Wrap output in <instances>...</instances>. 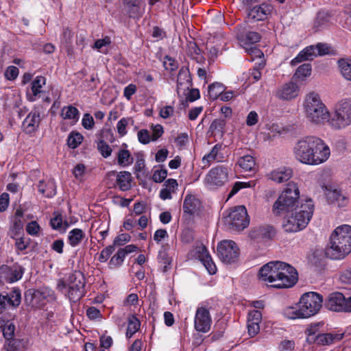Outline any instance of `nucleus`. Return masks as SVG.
<instances>
[{"label":"nucleus","instance_id":"8fccbe9b","mask_svg":"<svg viewBox=\"0 0 351 351\" xmlns=\"http://www.w3.org/2000/svg\"><path fill=\"white\" fill-rule=\"evenodd\" d=\"M15 326L14 324L9 321L5 320V325L3 329V335L7 340H10L14 335Z\"/></svg>","mask_w":351,"mask_h":351},{"label":"nucleus","instance_id":"f03ea898","mask_svg":"<svg viewBox=\"0 0 351 351\" xmlns=\"http://www.w3.org/2000/svg\"><path fill=\"white\" fill-rule=\"evenodd\" d=\"M293 153L295 158L300 162L318 165L328 159L330 150L322 138L315 136H307L297 142Z\"/></svg>","mask_w":351,"mask_h":351},{"label":"nucleus","instance_id":"37998d69","mask_svg":"<svg viewBox=\"0 0 351 351\" xmlns=\"http://www.w3.org/2000/svg\"><path fill=\"white\" fill-rule=\"evenodd\" d=\"M83 136L79 132H72L68 136L67 145L70 148L77 147L82 142Z\"/></svg>","mask_w":351,"mask_h":351},{"label":"nucleus","instance_id":"e2e57ef3","mask_svg":"<svg viewBox=\"0 0 351 351\" xmlns=\"http://www.w3.org/2000/svg\"><path fill=\"white\" fill-rule=\"evenodd\" d=\"M295 348V342L292 340L285 339L279 345L280 351H293Z\"/></svg>","mask_w":351,"mask_h":351},{"label":"nucleus","instance_id":"4be33fe9","mask_svg":"<svg viewBox=\"0 0 351 351\" xmlns=\"http://www.w3.org/2000/svg\"><path fill=\"white\" fill-rule=\"evenodd\" d=\"M200 201L193 195H186L183 202V210L184 213L189 215H193L197 213L200 208Z\"/></svg>","mask_w":351,"mask_h":351},{"label":"nucleus","instance_id":"ddd939ff","mask_svg":"<svg viewBox=\"0 0 351 351\" xmlns=\"http://www.w3.org/2000/svg\"><path fill=\"white\" fill-rule=\"evenodd\" d=\"M229 221L232 228L236 230H242L250 223L247 210L244 206L234 207L229 214Z\"/></svg>","mask_w":351,"mask_h":351},{"label":"nucleus","instance_id":"aec40b11","mask_svg":"<svg viewBox=\"0 0 351 351\" xmlns=\"http://www.w3.org/2000/svg\"><path fill=\"white\" fill-rule=\"evenodd\" d=\"M40 118L38 112H31L24 119L22 128L27 134H31L35 132L39 126Z\"/></svg>","mask_w":351,"mask_h":351},{"label":"nucleus","instance_id":"5fc2aeb1","mask_svg":"<svg viewBox=\"0 0 351 351\" xmlns=\"http://www.w3.org/2000/svg\"><path fill=\"white\" fill-rule=\"evenodd\" d=\"M188 52L192 56H197L196 59L197 62H202L204 58L202 56H200V49L197 44L193 41H190L188 43Z\"/></svg>","mask_w":351,"mask_h":351},{"label":"nucleus","instance_id":"9d476101","mask_svg":"<svg viewBox=\"0 0 351 351\" xmlns=\"http://www.w3.org/2000/svg\"><path fill=\"white\" fill-rule=\"evenodd\" d=\"M327 309L335 312H351V296L346 298L340 292L330 293L325 300Z\"/></svg>","mask_w":351,"mask_h":351},{"label":"nucleus","instance_id":"c03bdc74","mask_svg":"<svg viewBox=\"0 0 351 351\" xmlns=\"http://www.w3.org/2000/svg\"><path fill=\"white\" fill-rule=\"evenodd\" d=\"M46 84V79L43 76H37L32 83V91L34 96H37L42 92V88Z\"/></svg>","mask_w":351,"mask_h":351},{"label":"nucleus","instance_id":"bf43d9fd","mask_svg":"<svg viewBox=\"0 0 351 351\" xmlns=\"http://www.w3.org/2000/svg\"><path fill=\"white\" fill-rule=\"evenodd\" d=\"M53 217L51 218L50 223L51 227L55 230H61L62 229H65L62 226V215L59 213H54Z\"/></svg>","mask_w":351,"mask_h":351},{"label":"nucleus","instance_id":"2eb2a0df","mask_svg":"<svg viewBox=\"0 0 351 351\" xmlns=\"http://www.w3.org/2000/svg\"><path fill=\"white\" fill-rule=\"evenodd\" d=\"M23 274L21 266L14 264L12 266L3 265L0 267V284L12 283L19 280Z\"/></svg>","mask_w":351,"mask_h":351},{"label":"nucleus","instance_id":"6e6d98bb","mask_svg":"<svg viewBox=\"0 0 351 351\" xmlns=\"http://www.w3.org/2000/svg\"><path fill=\"white\" fill-rule=\"evenodd\" d=\"M97 149L104 158L110 156L112 151L110 147L103 140H99L97 142Z\"/></svg>","mask_w":351,"mask_h":351},{"label":"nucleus","instance_id":"f257e3e1","mask_svg":"<svg viewBox=\"0 0 351 351\" xmlns=\"http://www.w3.org/2000/svg\"><path fill=\"white\" fill-rule=\"evenodd\" d=\"M259 279L266 285L276 289L293 287L298 281L296 269L281 261H271L261 267Z\"/></svg>","mask_w":351,"mask_h":351},{"label":"nucleus","instance_id":"69168bd1","mask_svg":"<svg viewBox=\"0 0 351 351\" xmlns=\"http://www.w3.org/2000/svg\"><path fill=\"white\" fill-rule=\"evenodd\" d=\"M131 237L128 234H121L115 237L113 245H123L127 242L130 241Z\"/></svg>","mask_w":351,"mask_h":351},{"label":"nucleus","instance_id":"7c9ffc66","mask_svg":"<svg viewBox=\"0 0 351 351\" xmlns=\"http://www.w3.org/2000/svg\"><path fill=\"white\" fill-rule=\"evenodd\" d=\"M60 116L64 119L69 120L73 124H75L79 120L80 112L77 108L69 105L62 108Z\"/></svg>","mask_w":351,"mask_h":351},{"label":"nucleus","instance_id":"774afa93","mask_svg":"<svg viewBox=\"0 0 351 351\" xmlns=\"http://www.w3.org/2000/svg\"><path fill=\"white\" fill-rule=\"evenodd\" d=\"M129 119H121L117 125V132L121 136H123L127 133L126 126L128 124Z\"/></svg>","mask_w":351,"mask_h":351},{"label":"nucleus","instance_id":"4d7b16f0","mask_svg":"<svg viewBox=\"0 0 351 351\" xmlns=\"http://www.w3.org/2000/svg\"><path fill=\"white\" fill-rule=\"evenodd\" d=\"M40 230V226L36 221H30L26 226L27 232L32 236L38 237Z\"/></svg>","mask_w":351,"mask_h":351},{"label":"nucleus","instance_id":"58836bf2","mask_svg":"<svg viewBox=\"0 0 351 351\" xmlns=\"http://www.w3.org/2000/svg\"><path fill=\"white\" fill-rule=\"evenodd\" d=\"M158 261L163 266V271H167L169 269V266L171 263L172 259L169 256L166 250L163 247L158 252Z\"/></svg>","mask_w":351,"mask_h":351},{"label":"nucleus","instance_id":"0eeeda50","mask_svg":"<svg viewBox=\"0 0 351 351\" xmlns=\"http://www.w3.org/2000/svg\"><path fill=\"white\" fill-rule=\"evenodd\" d=\"M85 277L80 271L71 274L66 280H60L57 289L71 302H78L85 295Z\"/></svg>","mask_w":351,"mask_h":351},{"label":"nucleus","instance_id":"39448f33","mask_svg":"<svg viewBox=\"0 0 351 351\" xmlns=\"http://www.w3.org/2000/svg\"><path fill=\"white\" fill-rule=\"evenodd\" d=\"M314 204L312 199L302 200L300 205L284 219L282 227L287 232H296L305 228L312 218Z\"/></svg>","mask_w":351,"mask_h":351},{"label":"nucleus","instance_id":"052dcab7","mask_svg":"<svg viewBox=\"0 0 351 351\" xmlns=\"http://www.w3.org/2000/svg\"><path fill=\"white\" fill-rule=\"evenodd\" d=\"M110 44V39L109 37L106 36L103 39L97 40L95 43L93 48L97 49L101 52L105 53L106 50L104 49V48Z\"/></svg>","mask_w":351,"mask_h":351},{"label":"nucleus","instance_id":"9b49d317","mask_svg":"<svg viewBox=\"0 0 351 351\" xmlns=\"http://www.w3.org/2000/svg\"><path fill=\"white\" fill-rule=\"evenodd\" d=\"M228 180V169L223 166L212 168L204 179L206 186L213 189L224 185Z\"/></svg>","mask_w":351,"mask_h":351},{"label":"nucleus","instance_id":"de8ad7c7","mask_svg":"<svg viewBox=\"0 0 351 351\" xmlns=\"http://www.w3.org/2000/svg\"><path fill=\"white\" fill-rule=\"evenodd\" d=\"M255 185V183L254 181L252 182H237L233 185L230 192L228 194V198L230 199L233 195H234L236 193L239 192V191L243 188H248V187H252Z\"/></svg>","mask_w":351,"mask_h":351},{"label":"nucleus","instance_id":"72a5a7b5","mask_svg":"<svg viewBox=\"0 0 351 351\" xmlns=\"http://www.w3.org/2000/svg\"><path fill=\"white\" fill-rule=\"evenodd\" d=\"M134 158L129 150L121 149L117 153V162L121 167H128L132 164Z\"/></svg>","mask_w":351,"mask_h":351},{"label":"nucleus","instance_id":"680f3d73","mask_svg":"<svg viewBox=\"0 0 351 351\" xmlns=\"http://www.w3.org/2000/svg\"><path fill=\"white\" fill-rule=\"evenodd\" d=\"M82 125L86 130H92L95 125L93 116L89 113L84 114L82 117Z\"/></svg>","mask_w":351,"mask_h":351},{"label":"nucleus","instance_id":"dca6fc26","mask_svg":"<svg viewBox=\"0 0 351 351\" xmlns=\"http://www.w3.org/2000/svg\"><path fill=\"white\" fill-rule=\"evenodd\" d=\"M271 12V7L265 3L255 5L248 9L247 19L250 22L264 21Z\"/></svg>","mask_w":351,"mask_h":351},{"label":"nucleus","instance_id":"f3484780","mask_svg":"<svg viewBox=\"0 0 351 351\" xmlns=\"http://www.w3.org/2000/svg\"><path fill=\"white\" fill-rule=\"evenodd\" d=\"M298 86L292 82H287L280 86L276 93V97L281 100H291L299 94Z\"/></svg>","mask_w":351,"mask_h":351},{"label":"nucleus","instance_id":"2f4dec72","mask_svg":"<svg viewBox=\"0 0 351 351\" xmlns=\"http://www.w3.org/2000/svg\"><path fill=\"white\" fill-rule=\"evenodd\" d=\"M238 39L241 45H247L256 43L260 41L261 36L256 32H248L246 34H238Z\"/></svg>","mask_w":351,"mask_h":351},{"label":"nucleus","instance_id":"f704fd0d","mask_svg":"<svg viewBox=\"0 0 351 351\" xmlns=\"http://www.w3.org/2000/svg\"><path fill=\"white\" fill-rule=\"evenodd\" d=\"M84 237L85 233L82 230L75 228L71 230L69 233L68 239L69 244L73 247H75L81 243Z\"/></svg>","mask_w":351,"mask_h":351},{"label":"nucleus","instance_id":"c9c22d12","mask_svg":"<svg viewBox=\"0 0 351 351\" xmlns=\"http://www.w3.org/2000/svg\"><path fill=\"white\" fill-rule=\"evenodd\" d=\"M339 71L343 77L349 81H351V60L341 59L338 61Z\"/></svg>","mask_w":351,"mask_h":351},{"label":"nucleus","instance_id":"c85d7f7f","mask_svg":"<svg viewBox=\"0 0 351 351\" xmlns=\"http://www.w3.org/2000/svg\"><path fill=\"white\" fill-rule=\"evenodd\" d=\"M164 186L165 187L160 191V197L163 200L171 199V194L176 192L178 187L176 180L168 179L165 181Z\"/></svg>","mask_w":351,"mask_h":351},{"label":"nucleus","instance_id":"1a4fd4ad","mask_svg":"<svg viewBox=\"0 0 351 351\" xmlns=\"http://www.w3.org/2000/svg\"><path fill=\"white\" fill-rule=\"evenodd\" d=\"M328 125L335 130L344 129L351 125V99L343 98L335 104Z\"/></svg>","mask_w":351,"mask_h":351},{"label":"nucleus","instance_id":"473e14b6","mask_svg":"<svg viewBox=\"0 0 351 351\" xmlns=\"http://www.w3.org/2000/svg\"><path fill=\"white\" fill-rule=\"evenodd\" d=\"M237 165L244 171H252L255 169L256 162L253 156L245 155L239 158Z\"/></svg>","mask_w":351,"mask_h":351},{"label":"nucleus","instance_id":"6e6552de","mask_svg":"<svg viewBox=\"0 0 351 351\" xmlns=\"http://www.w3.org/2000/svg\"><path fill=\"white\" fill-rule=\"evenodd\" d=\"M299 197L300 191L297 184L293 182H289L274 203L272 213L276 216L292 213L297 206H299Z\"/></svg>","mask_w":351,"mask_h":351},{"label":"nucleus","instance_id":"412c9836","mask_svg":"<svg viewBox=\"0 0 351 351\" xmlns=\"http://www.w3.org/2000/svg\"><path fill=\"white\" fill-rule=\"evenodd\" d=\"M191 86V79L189 71L186 69H181L179 71L177 80V92L180 95L184 94L186 90Z\"/></svg>","mask_w":351,"mask_h":351},{"label":"nucleus","instance_id":"13d9d810","mask_svg":"<svg viewBox=\"0 0 351 351\" xmlns=\"http://www.w3.org/2000/svg\"><path fill=\"white\" fill-rule=\"evenodd\" d=\"M114 250L115 247L113 244L103 249L99 256V261L101 263L106 262Z\"/></svg>","mask_w":351,"mask_h":351},{"label":"nucleus","instance_id":"4c0bfd02","mask_svg":"<svg viewBox=\"0 0 351 351\" xmlns=\"http://www.w3.org/2000/svg\"><path fill=\"white\" fill-rule=\"evenodd\" d=\"M224 86L219 82L213 83L208 86V94L210 99L215 100L224 92Z\"/></svg>","mask_w":351,"mask_h":351},{"label":"nucleus","instance_id":"49530a36","mask_svg":"<svg viewBox=\"0 0 351 351\" xmlns=\"http://www.w3.org/2000/svg\"><path fill=\"white\" fill-rule=\"evenodd\" d=\"M124 253L123 250L119 249L110 260L109 267L110 268H114L121 266L125 257Z\"/></svg>","mask_w":351,"mask_h":351},{"label":"nucleus","instance_id":"bb28decb","mask_svg":"<svg viewBox=\"0 0 351 351\" xmlns=\"http://www.w3.org/2000/svg\"><path fill=\"white\" fill-rule=\"evenodd\" d=\"M38 191L45 197H51L56 194V186L53 180H49L47 182L40 180L38 184Z\"/></svg>","mask_w":351,"mask_h":351},{"label":"nucleus","instance_id":"423d86ee","mask_svg":"<svg viewBox=\"0 0 351 351\" xmlns=\"http://www.w3.org/2000/svg\"><path fill=\"white\" fill-rule=\"evenodd\" d=\"M303 109L305 117L310 123L315 125L328 123L330 112L317 93L311 92L305 96Z\"/></svg>","mask_w":351,"mask_h":351},{"label":"nucleus","instance_id":"5701e85b","mask_svg":"<svg viewBox=\"0 0 351 351\" xmlns=\"http://www.w3.org/2000/svg\"><path fill=\"white\" fill-rule=\"evenodd\" d=\"M343 337V333H320L316 337L312 338V343H316L318 345H330L340 341Z\"/></svg>","mask_w":351,"mask_h":351},{"label":"nucleus","instance_id":"20e7f679","mask_svg":"<svg viewBox=\"0 0 351 351\" xmlns=\"http://www.w3.org/2000/svg\"><path fill=\"white\" fill-rule=\"evenodd\" d=\"M351 252V226L341 225L336 228L330 237L326 250L328 257L334 260L344 258Z\"/></svg>","mask_w":351,"mask_h":351},{"label":"nucleus","instance_id":"09e8293b","mask_svg":"<svg viewBox=\"0 0 351 351\" xmlns=\"http://www.w3.org/2000/svg\"><path fill=\"white\" fill-rule=\"evenodd\" d=\"M23 221L20 217H14L13 219V226L10 229V235L11 238H15V236H19L23 230Z\"/></svg>","mask_w":351,"mask_h":351},{"label":"nucleus","instance_id":"3c124183","mask_svg":"<svg viewBox=\"0 0 351 351\" xmlns=\"http://www.w3.org/2000/svg\"><path fill=\"white\" fill-rule=\"evenodd\" d=\"M12 239L15 240L14 245L16 250L19 251L25 250L29 245V239L23 236H20V234L15 236V238Z\"/></svg>","mask_w":351,"mask_h":351},{"label":"nucleus","instance_id":"e433bc0d","mask_svg":"<svg viewBox=\"0 0 351 351\" xmlns=\"http://www.w3.org/2000/svg\"><path fill=\"white\" fill-rule=\"evenodd\" d=\"M141 322L135 315L128 317V325L126 332L127 338H131L140 328Z\"/></svg>","mask_w":351,"mask_h":351},{"label":"nucleus","instance_id":"ea45409f","mask_svg":"<svg viewBox=\"0 0 351 351\" xmlns=\"http://www.w3.org/2000/svg\"><path fill=\"white\" fill-rule=\"evenodd\" d=\"M322 322H317L310 324L308 328L306 329V334L307 335V341L310 343H312V340L314 337H316V336L318 334H320L319 332V328L321 326H323Z\"/></svg>","mask_w":351,"mask_h":351},{"label":"nucleus","instance_id":"864d4df0","mask_svg":"<svg viewBox=\"0 0 351 351\" xmlns=\"http://www.w3.org/2000/svg\"><path fill=\"white\" fill-rule=\"evenodd\" d=\"M256 236L262 238H269L274 233V229L271 226H261L258 227L255 230Z\"/></svg>","mask_w":351,"mask_h":351},{"label":"nucleus","instance_id":"c756f323","mask_svg":"<svg viewBox=\"0 0 351 351\" xmlns=\"http://www.w3.org/2000/svg\"><path fill=\"white\" fill-rule=\"evenodd\" d=\"M292 176V171L290 169H278L271 172L269 178L277 183H282L289 180Z\"/></svg>","mask_w":351,"mask_h":351},{"label":"nucleus","instance_id":"393cba45","mask_svg":"<svg viewBox=\"0 0 351 351\" xmlns=\"http://www.w3.org/2000/svg\"><path fill=\"white\" fill-rule=\"evenodd\" d=\"M221 149L222 145L220 144H217L212 148L208 154L204 155L202 158V163L204 165V166H209L210 164L214 161H223V155L221 152Z\"/></svg>","mask_w":351,"mask_h":351},{"label":"nucleus","instance_id":"a878e982","mask_svg":"<svg viewBox=\"0 0 351 351\" xmlns=\"http://www.w3.org/2000/svg\"><path fill=\"white\" fill-rule=\"evenodd\" d=\"M317 56L316 47H315L314 45H311L301 51L299 54L291 60V64L293 66H295L302 61L312 60Z\"/></svg>","mask_w":351,"mask_h":351},{"label":"nucleus","instance_id":"6ab92c4d","mask_svg":"<svg viewBox=\"0 0 351 351\" xmlns=\"http://www.w3.org/2000/svg\"><path fill=\"white\" fill-rule=\"evenodd\" d=\"M262 319V313L258 310L249 312L247 319L248 334L251 337L256 335L260 331L259 324Z\"/></svg>","mask_w":351,"mask_h":351},{"label":"nucleus","instance_id":"cd10ccee","mask_svg":"<svg viewBox=\"0 0 351 351\" xmlns=\"http://www.w3.org/2000/svg\"><path fill=\"white\" fill-rule=\"evenodd\" d=\"M132 180V175L128 171H120L119 173L117 174V184L119 189L123 191H126L131 189Z\"/></svg>","mask_w":351,"mask_h":351},{"label":"nucleus","instance_id":"a19ab883","mask_svg":"<svg viewBox=\"0 0 351 351\" xmlns=\"http://www.w3.org/2000/svg\"><path fill=\"white\" fill-rule=\"evenodd\" d=\"M326 195L327 199L331 204H337L338 206H343L345 198L337 190L329 191Z\"/></svg>","mask_w":351,"mask_h":351},{"label":"nucleus","instance_id":"79ce46f5","mask_svg":"<svg viewBox=\"0 0 351 351\" xmlns=\"http://www.w3.org/2000/svg\"><path fill=\"white\" fill-rule=\"evenodd\" d=\"M225 125L226 122L223 119H215L212 122L209 130L213 135H222L224 132Z\"/></svg>","mask_w":351,"mask_h":351},{"label":"nucleus","instance_id":"a211bd4d","mask_svg":"<svg viewBox=\"0 0 351 351\" xmlns=\"http://www.w3.org/2000/svg\"><path fill=\"white\" fill-rule=\"evenodd\" d=\"M196 254L197 258L203 263L210 274H215L217 271V267L214 263L206 247L201 245L196 247Z\"/></svg>","mask_w":351,"mask_h":351},{"label":"nucleus","instance_id":"7ed1b4c3","mask_svg":"<svg viewBox=\"0 0 351 351\" xmlns=\"http://www.w3.org/2000/svg\"><path fill=\"white\" fill-rule=\"evenodd\" d=\"M322 296L315 292L303 294L297 306H288L283 315L288 319H304L316 315L322 306Z\"/></svg>","mask_w":351,"mask_h":351},{"label":"nucleus","instance_id":"a18cd8bd","mask_svg":"<svg viewBox=\"0 0 351 351\" xmlns=\"http://www.w3.org/2000/svg\"><path fill=\"white\" fill-rule=\"evenodd\" d=\"M311 73V65L306 63L300 66L295 74L294 77L298 80H304L305 77L309 76Z\"/></svg>","mask_w":351,"mask_h":351},{"label":"nucleus","instance_id":"338daca9","mask_svg":"<svg viewBox=\"0 0 351 351\" xmlns=\"http://www.w3.org/2000/svg\"><path fill=\"white\" fill-rule=\"evenodd\" d=\"M167 176V171L166 169L156 170L152 176L153 180L155 182H162Z\"/></svg>","mask_w":351,"mask_h":351},{"label":"nucleus","instance_id":"4468645a","mask_svg":"<svg viewBox=\"0 0 351 351\" xmlns=\"http://www.w3.org/2000/svg\"><path fill=\"white\" fill-rule=\"evenodd\" d=\"M212 318L209 309L204 306H199L195 312L194 327L201 332H208L211 326Z\"/></svg>","mask_w":351,"mask_h":351},{"label":"nucleus","instance_id":"b1692460","mask_svg":"<svg viewBox=\"0 0 351 351\" xmlns=\"http://www.w3.org/2000/svg\"><path fill=\"white\" fill-rule=\"evenodd\" d=\"M330 14L328 11H319L314 19L313 29L315 32L321 31L329 26Z\"/></svg>","mask_w":351,"mask_h":351},{"label":"nucleus","instance_id":"603ef678","mask_svg":"<svg viewBox=\"0 0 351 351\" xmlns=\"http://www.w3.org/2000/svg\"><path fill=\"white\" fill-rule=\"evenodd\" d=\"M8 295L10 305L16 307L21 304V295L19 289H14Z\"/></svg>","mask_w":351,"mask_h":351},{"label":"nucleus","instance_id":"0e129e2a","mask_svg":"<svg viewBox=\"0 0 351 351\" xmlns=\"http://www.w3.org/2000/svg\"><path fill=\"white\" fill-rule=\"evenodd\" d=\"M86 315L90 319L92 320L100 319L101 317L100 311L94 306H91L87 308Z\"/></svg>","mask_w":351,"mask_h":351},{"label":"nucleus","instance_id":"f8f14e48","mask_svg":"<svg viewBox=\"0 0 351 351\" xmlns=\"http://www.w3.org/2000/svg\"><path fill=\"white\" fill-rule=\"evenodd\" d=\"M217 254L223 263H232L237 261L239 250L234 241L223 240L217 245Z\"/></svg>","mask_w":351,"mask_h":351}]
</instances>
